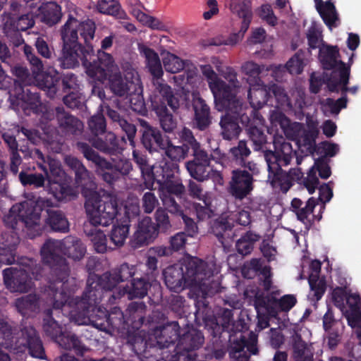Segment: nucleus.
Returning a JSON list of instances; mask_svg holds the SVG:
<instances>
[{"instance_id":"obj_1","label":"nucleus","mask_w":361,"mask_h":361,"mask_svg":"<svg viewBox=\"0 0 361 361\" xmlns=\"http://www.w3.org/2000/svg\"><path fill=\"white\" fill-rule=\"evenodd\" d=\"M274 150H265L264 159L268 167V178L273 187H279L286 193L292 187L295 180L301 177L300 169H290L288 172L282 169L290 164L295 152L292 145L282 135L273 137Z\"/></svg>"},{"instance_id":"obj_2","label":"nucleus","mask_w":361,"mask_h":361,"mask_svg":"<svg viewBox=\"0 0 361 361\" xmlns=\"http://www.w3.org/2000/svg\"><path fill=\"white\" fill-rule=\"evenodd\" d=\"M182 220L185 224L182 231V282L195 288H199L202 298L212 294L210 288V279L213 274L207 264L202 259L183 252L185 244L183 235L193 237L197 233L198 228L194 220L182 212Z\"/></svg>"},{"instance_id":"obj_3","label":"nucleus","mask_w":361,"mask_h":361,"mask_svg":"<svg viewBox=\"0 0 361 361\" xmlns=\"http://www.w3.org/2000/svg\"><path fill=\"white\" fill-rule=\"evenodd\" d=\"M182 108L194 111V124L200 130H204L212 124L210 107L197 91L200 78L196 66L182 59Z\"/></svg>"},{"instance_id":"obj_4","label":"nucleus","mask_w":361,"mask_h":361,"mask_svg":"<svg viewBox=\"0 0 361 361\" xmlns=\"http://www.w3.org/2000/svg\"><path fill=\"white\" fill-rule=\"evenodd\" d=\"M17 329L0 316V345L14 353L26 350L35 357L44 358V350L36 330L31 326H25L17 336Z\"/></svg>"},{"instance_id":"obj_5","label":"nucleus","mask_w":361,"mask_h":361,"mask_svg":"<svg viewBox=\"0 0 361 361\" xmlns=\"http://www.w3.org/2000/svg\"><path fill=\"white\" fill-rule=\"evenodd\" d=\"M87 74L93 80L101 82L108 78L111 90L117 96L123 97L133 92L129 83L123 80L119 68L114 63L112 56L102 50H98V61L90 65Z\"/></svg>"},{"instance_id":"obj_6","label":"nucleus","mask_w":361,"mask_h":361,"mask_svg":"<svg viewBox=\"0 0 361 361\" xmlns=\"http://www.w3.org/2000/svg\"><path fill=\"white\" fill-rule=\"evenodd\" d=\"M75 147L87 160L95 165L97 174L109 184H113L121 176L128 175L133 169V165L128 159H113L111 162L102 157L87 142H77Z\"/></svg>"},{"instance_id":"obj_7","label":"nucleus","mask_w":361,"mask_h":361,"mask_svg":"<svg viewBox=\"0 0 361 361\" xmlns=\"http://www.w3.org/2000/svg\"><path fill=\"white\" fill-rule=\"evenodd\" d=\"M85 208L89 222L94 226H109L118 214V200L114 195H100L92 190L85 191Z\"/></svg>"},{"instance_id":"obj_8","label":"nucleus","mask_w":361,"mask_h":361,"mask_svg":"<svg viewBox=\"0 0 361 361\" xmlns=\"http://www.w3.org/2000/svg\"><path fill=\"white\" fill-rule=\"evenodd\" d=\"M190 152L194 159L185 164L186 169L192 178L197 181H204L209 178L212 171L210 159L207 153L200 149L192 132L184 127L182 128V159Z\"/></svg>"},{"instance_id":"obj_9","label":"nucleus","mask_w":361,"mask_h":361,"mask_svg":"<svg viewBox=\"0 0 361 361\" xmlns=\"http://www.w3.org/2000/svg\"><path fill=\"white\" fill-rule=\"evenodd\" d=\"M47 264L50 267L49 285L43 290L42 298L50 297L48 302L52 304L54 308L59 309L69 299V293L63 287L70 277L71 269L64 258Z\"/></svg>"},{"instance_id":"obj_10","label":"nucleus","mask_w":361,"mask_h":361,"mask_svg":"<svg viewBox=\"0 0 361 361\" xmlns=\"http://www.w3.org/2000/svg\"><path fill=\"white\" fill-rule=\"evenodd\" d=\"M251 293L253 294V305L257 313L264 312L274 315L279 311H290L297 303V299L293 295H285L277 299L276 295L280 294L279 290L266 294L257 288L252 290Z\"/></svg>"},{"instance_id":"obj_11","label":"nucleus","mask_w":361,"mask_h":361,"mask_svg":"<svg viewBox=\"0 0 361 361\" xmlns=\"http://www.w3.org/2000/svg\"><path fill=\"white\" fill-rule=\"evenodd\" d=\"M215 87L217 92H219L221 91L220 90L222 89L224 94H228L226 96H224L223 93H218L217 97L221 100L216 104V106L229 108L238 121V124L240 123L247 128L250 125H255L254 118H252L253 110H250L247 107H243L242 102L232 91L230 93L226 92L224 89L226 87L224 83L219 82L216 84Z\"/></svg>"},{"instance_id":"obj_12","label":"nucleus","mask_w":361,"mask_h":361,"mask_svg":"<svg viewBox=\"0 0 361 361\" xmlns=\"http://www.w3.org/2000/svg\"><path fill=\"white\" fill-rule=\"evenodd\" d=\"M96 277L90 276L87 281V288L82 297L79 298L68 299V306L71 307L72 310H78V311L90 312V310L92 307H97V304L102 299V288L99 287L98 282L96 281Z\"/></svg>"},{"instance_id":"obj_13","label":"nucleus","mask_w":361,"mask_h":361,"mask_svg":"<svg viewBox=\"0 0 361 361\" xmlns=\"http://www.w3.org/2000/svg\"><path fill=\"white\" fill-rule=\"evenodd\" d=\"M70 317L71 321L78 325L91 324L100 331H109V322L105 308L101 307H92L90 310L89 313L86 311L82 312L78 310H71Z\"/></svg>"},{"instance_id":"obj_14","label":"nucleus","mask_w":361,"mask_h":361,"mask_svg":"<svg viewBox=\"0 0 361 361\" xmlns=\"http://www.w3.org/2000/svg\"><path fill=\"white\" fill-rule=\"evenodd\" d=\"M254 189V177L252 173L245 169H234L231 171L228 191L235 199L243 200Z\"/></svg>"},{"instance_id":"obj_15","label":"nucleus","mask_w":361,"mask_h":361,"mask_svg":"<svg viewBox=\"0 0 361 361\" xmlns=\"http://www.w3.org/2000/svg\"><path fill=\"white\" fill-rule=\"evenodd\" d=\"M353 57L354 54H352L348 60V65L344 62H340L341 67L338 75H337L336 71H332L327 78L326 85L331 92L338 93L341 92L343 96L347 95L348 92L353 94L357 93V86L348 87L350 75V66L353 63Z\"/></svg>"},{"instance_id":"obj_16","label":"nucleus","mask_w":361,"mask_h":361,"mask_svg":"<svg viewBox=\"0 0 361 361\" xmlns=\"http://www.w3.org/2000/svg\"><path fill=\"white\" fill-rule=\"evenodd\" d=\"M4 283L12 293H27L33 286L27 270L21 267H10L3 271Z\"/></svg>"},{"instance_id":"obj_17","label":"nucleus","mask_w":361,"mask_h":361,"mask_svg":"<svg viewBox=\"0 0 361 361\" xmlns=\"http://www.w3.org/2000/svg\"><path fill=\"white\" fill-rule=\"evenodd\" d=\"M179 324L176 321L155 326L149 336L150 347L168 348L178 338Z\"/></svg>"},{"instance_id":"obj_18","label":"nucleus","mask_w":361,"mask_h":361,"mask_svg":"<svg viewBox=\"0 0 361 361\" xmlns=\"http://www.w3.org/2000/svg\"><path fill=\"white\" fill-rule=\"evenodd\" d=\"M19 150L23 153L25 159L31 158L36 160L38 167L45 173L48 178V190L54 194L55 197L61 200L66 194L68 193L70 190L68 188L58 185L56 181L50 178L48 169L45 166V156L39 149H32L26 146H22Z\"/></svg>"},{"instance_id":"obj_19","label":"nucleus","mask_w":361,"mask_h":361,"mask_svg":"<svg viewBox=\"0 0 361 361\" xmlns=\"http://www.w3.org/2000/svg\"><path fill=\"white\" fill-rule=\"evenodd\" d=\"M20 224L25 227L27 235L33 238L42 231L41 216L27 202L20 203Z\"/></svg>"},{"instance_id":"obj_20","label":"nucleus","mask_w":361,"mask_h":361,"mask_svg":"<svg viewBox=\"0 0 361 361\" xmlns=\"http://www.w3.org/2000/svg\"><path fill=\"white\" fill-rule=\"evenodd\" d=\"M92 143V148L94 147L102 153L109 155H116L122 153L124 149L123 144H126V140L124 137L118 140L116 135L112 132L106 133L104 138L94 137L90 140Z\"/></svg>"},{"instance_id":"obj_21","label":"nucleus","mask_w":361,"mask_h":361,"mask_svg":"<svg viewBox=\"0 0 361 361\" xmlns=\"http://www.w3.org/2000/svg\"><path fill=\"white\" fill-rule=\"evenodd\" d=\"M59 128L65 135H80L84 130L83 123L77 117L66 111L63 107L55 109Z\"/></svg>"},{"instance_id":"obj_22","label":"nucleus","mask_w":361,"mask_h":361,"mask_svg":"<svg viewBox=\"0 0 361 361\" xmlns=\"http://www.w3.org/2000/svg\"><path fill=\"white\" fill-rule=\"evenodd\" d=\"M157 227L152 224L151 218L144 217L139 223L137 231L130 241L133 248H138L149 244L157 235Z\"/></svg>"},{"instance_id":"obj_23","label":"nucleus","mask_w":361,"mask_h":361,"mask_svg":"<svg viewBox=\"0 0 361 361\" xmlns=\"http://www.w3.org/2000/svg\"><path fill=\"white\" fill-rule=\"evenodd\" d=\"M42 297L43 292L40 296L36 294H28L18 298L15 300V307L18 312L23 316H30L32 313L38 312L43 304L53 307L52 304L48 302L50 297L44 298Z\"/></svg>"},{"instance_id":"obj_24","label":"nucleus","mask_w":361,"mask_h":361,"mask_svg":"<svg viewBox=\"0 0 361 361\" xmlns=\"http://www.w3.org/2000/svg\"><path fill=\"white\" fill-rule=\"evenodd\" d=\"M339 57V49L337 46L322 44L319 47V59L324 70L336 71L338 75L341 67L340 62H343L338 60Z\"/></svg>"},{"instance_id":"obj_25","label":"nucleus","mask_w":361,"mask_h":361,"mask_svg":"<svg viewBox=\"0 0 361 361\" xmlns=\"http://www.w3.org/2000/svg\"><path fill=\"white\" fill-rule=\"evenodd\" d=\"M219 111H225V114L221 116L219 125L221 129V135L224 140H231L238 137L241 128L236 120L232 111L229 108H220L216 106Z\"/></svg>"},{"instance_id":"obj_26","label":"nucleus","mask_w":361,"mask_h":361,"mask_svg":"<svg viewBox=\"0 0 361 361\" xmlns=\"http://www.w3.org/2000/svg\"><path fill=\"white\" fill-rule=\"evenodd\" d=\"M85 56L81 44H63L62 55L59 58L63 68H72L79 65V61Z\"/></svg>"},{"instance_id":"obj_27","label":"nucleus","mask_w":361,"mask_h":361,"mask_svg":"<svg viewBox=\"0 0 361 361\" xmlns=\"http://www.w3.org/2000/svg\"><path fill=\"white\" fill-rule=\"evenodd\" d=\"M230 9L242 19L239 34L243 35L248 30L252 19V4L247 0H231Z\"/></svg>"},{"instance_id":"obj_28","label":"nucleus","mask_w":361,"mask_h":361,"mask_svg":"<svg viewBox=\"0 0 361 361\" xmlns=\"http://www.w3.org/2000/svg\"><path fill=\"white\" fill-rule=\"evenodd\" d=\"M150 287L151 283L145 278L134 279L130 286L123 287L122 289H120L117 295L113 293L109 296V300H111V298L115 300L126 294L128 295L129 299L144 298L147 294Z\"/></svg>"},{"instance_id":"obj_29","label":"nucleus","mask_w":361,"mask_h":361,"mask_svg":"<svg viewBox=\"0 0 361 361\" xmlns=\"http://www.w3.org/2000/svg\"><path fill=\"white\" fill-rule=\"evenodd\" d=\"M138 50L145 58V68L152 77L163 76L164 71L158 54L143 44H138Z\"/></svg>"},{"instance_id":"obj_30","label":"nucleus","mask_w":361,"mask_h":361,"mask_svg":"<svg viewBox=\"0 0 361 361\" xmlns=\"http://www.w3.org/2000/svg\"><path fill=\"white\" fill-rule=\"evenodd\" d=\"M234 225L226 217H219L215 219L212 226L211 231L217 238L219 243L224 248H226L230 243V232Z\"/></svg>"},{"instance_id":"obj_31","label":"nucleus","mask_w":361,"mask_h":361,"mask_svg":"<svg viewBox=\"0 0 361 361\" xmlns=\"http://www.w3.org/2000/svg\"><path fill=\"white\" fill-rule=\"evenodd\" d=\"M172 179H167L166 191L162 201L169 212L177 214L179 212V204L176 199L178 201L180 200V184L174 182Z\"/></svg>"},{"instance_id":"obj_32","label":"nucleus","mask_w":361,"mask_h":361,"mask_svg":"<svg viewBox=\"0 0 361 361\" xmlns=\"http://www.w3.org/2000/svg\"><path fill=\"white\" fill-rule=\"evenodd\" d=\"M316 8L330 30L339 25L338 15L334 3L330 1L324 2L322 0H316Z\"/></svg>"},{"instance_id":"obj_33","label":"nucleus","mask_w":361,"mask_h":361,"mask_svg":"<svg viewBox=\"0 0 361 361\" xmlns=\"http://www.w3.org/2000/svg\"><path fill=\"white\" fill-rule=\"evenodd\" d=\"M63 240H47L40 250L42 261L47 264L63 259L61 255L63 254Z\"/></svg>"},{"instance_id":"obj_34","label":"nucleus","mask_w":361,"mask_h":361,"mask_svg":"<svg viewBox=\"0 0 361 361\" xmlns=\"http://www.w3.org/2000/svg\"><path fill=\"white\" fill-rule=\"evenodd\" d=\"M162 77L157 76L152 78L154 90L151 99L154 109L157 106L165 105V100L172 94L170 86L164 82Z\"/></svg>"},{"instance_id":"obj_35","label":"nucleus","mask_w":361,"mask_h":361,"mask_svg":"<svg viewBox=\"0 0 361 361\" xmlns=\"http://www.w3.org/2000/svg\"><path fill=\"white\" fill-rule=\"evenodd\" d=\"M17 99L18 105L26 114H29L30 111L37 113L42 105L39 94L27 88L22 89V93L18 94Z\"/></svg>"},{"instance_id":"obj_36","label":"nucleus","mask_w":361,"mask_h":361,"mask_svg":"<svg viewBox=\"0 0 361 361\" xmlns=\"http://www.w3.org/2000/svg\"><path fill=\"white\" fill-rule=\"evenodd\" d=\"M165 152V154L173 162L171 164L172 173L168 172L169 166L166 171V176L167 179L176 178L179 176V160L180 159V147L173 144L170 140H166L164 143V147L161 148Z\"/></svg>"},{"instance_id":"obj_37","label":"nucleus","mask_w":361,"mask_h":361,"mask_svg":"<svg viewBox=\"0 0 361 361\" xmlns=\"http://www.w3.org/2000/svg\"><path fill=\"white\" fill-rule=\"evenodd\" d=\"M80 21L70 14L65 24L60 29L63 44H80L78 42V27Z\"/></svg>"},{"instance_id":"obj_38","label":"nucleus","mask_w":361,"mask_h":361,"mask_svg":"<svg viewBox=\"0 0 361 361\" xmlns=\"http://www.w3.org/2000/svg\"><path fill=\"white\" fill-rule=\"evenodd\" d=\"M233 311L224 308L221 315L211 322V334L213 337H221L224 331H229L231 324L233 322Z\"/></svg>"},{"instance_id":"obj_39","label":"nucleus","mask_w":361,"mask_h":361,"mask_svg":"<svg viewBox=\"0 0 361 361\" xmlns=\"http://www.w3.org/2000/svg\"><path fill=\"white\" fill-rule=\"evenodd\" d=\"M63 255L74 260H80L85 254V247L82 241L74 236H67L63 240Z\"/></svg>"},{"instance_id":"obj_40","label":"nucleus","mask_w":361,"mask_h":361,"mask_svg":"<svg viewBox=\"0 0 361 361\" xmlns=\"http://www.w3.org/2000/svg\"><path fill=\"white\" fill-rule=\"evenodd\" d=\"M251 154V151L245 140H240L236 146L231 147L228 153V158L236 164L248 167L251 169V162L247 161V159Z\"/></svg>"},{"instance_id":"obj_41","label":"nucleus","mask_w":361,"mask_h":361,"mask_svg":"<svg viewBox=\"0 0 361 361\" xmlns=\"http://www.w3.org/2000/svg\"><path fill=\"white\" fill-rule=\"evenodd\" d=\"M345 301L350 309L349 311H346L345 317L348 324L354 327L361 319V300L360 295L355 293H350L347 295Z\"/></svg>"},{"instance_id":"obj_42","label":"nucleus","mask_w":361,"mask_h":361,"mask_svg":"<svg viewBox=\"0 0 361 361\" xmlns=\"http://www.w3.org/2000/svg\"><path fill=\"white\" fill-rule=\"evenodd\" d=\"M242 71L247 76L249 86H262L263 81L260 74L264 71V65H259L252 61L245 62L241 66Z\"/></svg>"},{"instance_id":"obj_43","label":"nucleus","mask_w":361,"mask_h":361,"mask_svg":"<svg viewBox=\"0 0 361 361\" xmlns=\"http://www.w3.org/2000/svg\"><path fill=\"white\" fill-rule=\"evenodd\" d=\"M268 95L264 84L262 86L249 87L247 99L253 109H262L268 102Z\"/></svg>"},{"instance_id":"obj_44","label":"nucleus","mask_w":361,"mask_h":361,"mask_svg":"<svg viewBox=\"0 0 361 361\" xmlns=\"http://www.w3.org/2000/svg\"><path fill=\"white\" fill-rule=\"evenodd\" d=\"M260 238L259 234L252 231H247L236 241L235 247L238 252L243 256L250 255L254 249L255 243Z\"/></svg>"},{"instance_id":"obj_45","label":"nucleus","mask_w":361,"mask_h":361,"mask_svg":"<svg viewBox=\"0 0 361 361\" xmlns=\"http://www.w3.org/2000/svg\"><path fill=\"white\" fill-rule=\"evenodd\" d=\"M247 131L249 137L253 142L255 150H262L264 153L265 150H269L266 146L267 144V135L262 124L260 126L250 125L247 128Z\"/></svg>"},{"instance_id":"obj_46","label":"nucleus","mask_w":361,"mask_h":361,"mask_svg":"<svg viewBox=\"0 0 361 361\" xmlns=\"http://www.w3.org/2000/svg\"><path fill=\"white\" fill-rule=\"evenodd\" d=\"M202 72L203 75L209 80V87L214 95L215 104L221 100L219 99V98L217 97L218 93H223L224 96H226L227 94L226 93L224 94V92L222 91V89L220 90L221 91L219 92H217L215 89V85L216 84H219V82L224 83V85H226V86L224 88L225 90H226V92H228V93H230L232 91L231 87L228 85H227V83L225 81L218 78L216 73L214 72V71L213 70L212 67L210 65L203 66L202 67Z\"/></svg>"},{"instance_id":"obj_47","label":"nucleus","mask_w":361,"mask_h":361,"mask_svg":"<svg viewBox=\"0 0 361 361\" xmlns=\"http://www.w3.org/2000/svg\"><path fill=\"white\" fill-rule=\"evenodd\" d=\"M20 183L23 185H33L36 188H45L47 191L51 194L54 197V194L48 190V178L44 172L42 173H28L26 172L21 171L18 176Z\"/></svg>"},{"instance_id":"obj_48","label":"nucleus","mask_w":361,"mask_h":361,"mask_svg":"<svg viewBox=\"0 0 361 361\" xmlns=\"http://www.w3.org/2000/svg\"><path fill=\"white\" fill-rule=\"evenodd\" d=\"M165 142L161 132L156 128L142 132V143L149 151L156 150L157 147H164Z\"/></svg>"},{"instance_id":"obj_49","label":"nucleus","mask_w":361,"mask_h":361,"mask_svg":"<svg viewBox=\"0 0 361 361\" xmlns=\"http://www.w3.org/2000/svg\"><path fill=\"white\" fill-rule=\"evenodd\" d=\"M4 222L6 226L11 229V233L7 235H13L16 233L18 235V231L23 229V225L20 224V203L13 205L8 213L4 217Z\"/></svg>"},{"instance_id":"obj_50","label":"nucleus","mask_w":361,"mask_h":361,"mask_svg":"<svg viewBox=\"0 0 361 361\" xmlns=\"http://www.w3.org/2000/svg\"><path fill=\"white\" fill-rule=\"evenodd\" d=\"M47 212V222L53 230L61 232L68 231L69 224L61 211L49 209Z\"/></svg>"},{"instance_id":"obj_51","label":"nucleus","mask_w":361,"mask_h":361,"mask_svg":"<svg viewBox=\"0 0 361 361\" xmlns=\"http://www.w3.org/2000/svg\"><path fill=\"white\" fill-rule=\"evenodd\" d=\"M61 17V6L55 2L48 3L42 8V20L49 26L58 23Z\"/></svg>"},{"instance_id":"obj_52","label":"nucleus","mask_w":361,"mask_h":361,"mask_svg":"<svg viewBox=\"0 0 361 361\" xmlns=\"http://www.w3.org/2000/svg\"><path fill=\"white\" fill-rule=\"evenodd\" d=\"M59 346L66 350H74L78 353H82L84 346L79 338L73 334L63 333L54 340Z\"/></svg>"},{"instance_id":"obj_53","label":"nucleus","mask_w":361,"mask_h":361,"mask_svg":"<svg viewBox=\"0 0 361 361\" xmlns=\"http://www.w3.org/2000/svg\"><path fill=\"white\" fill-rule=\"evenodd\" d=\"M130 224L126 220L121 224L114 226L110 233V240L117 247L124 245L129 234Z\"/></svg>"},{"instance_id":"obj_54","label":"nucleus","mask_w":361,"mask_h":361,"mask_svg":"<svg viewBox=\"0 0 361 361\" xmlns=\"http://www.w3.org/2000/svg\"><path fill=\"white\" fill-rule=\"evenodd\" d=\"M291 342L295 360L313 356V354L307 348L306 342L302 340L301 335L298 332L295 331L292 335Z\"/></svg>"},{"instance_id":"obj_55","label":"nucleus","mask_w":361,"mask_h":361,"mask_svg":"<svg viewBox=\"0 0 361 361\" xmlns=\"http://www.w3.org/2000/svg\"><path fill=\"white\" fill-rule=\"evenodd\" d=\"M159 118V123L165 132H171L177 126L173 116L168 112L166 105L157 106L154 109Z\"/></svg>"},{"instance_id":"obj_56","label":"nucleus","mask_w":361,"mask_h":361,"mask_svg":"<svg viewBox=\"0 0 361 361\" xmlns=\"http://www.w3.org/2000/svg\"><path fill=\"white\" fill-rule=\"evenodd\" d=\"M165 283L167 287L176 293L180 289V272L178 268L175 266L167 267L164 272Z\"/></svg>"},{"instance_id":"obj_57","label":"nucleus","mask_w":361,"mask_h":361,"mask_svg":"<svg viewBox=\"0 0 361 361\" xmlns=\"http://www.w3.org/2000/svg\"><path fill=\"white\" fill-rule=\"evenodd\" d=\"M47 317L44 319L43 330L47 336L55 340L62 332L61 326L51 318V310H46Z\"/></svg>"},{"instance_id":"obj_58","label":"nucleus","mask_w":361,"mask_h":361,"mask_svg":"<svg viewBox=\"0 0 361 361\" xmlns=\"http://www.w3.org/2000/svg\"><path fill=\"white\" fill-rule=\"evenodd\" d=\"M96 281L102 289L111 290L121 283L114 269L104 273L102 276L94 275Z\"/></svg>"},{"instance_id":"obj_59","label":"nucleus","mask_w":361,"mask_h":361,"mask_svg":"<svg viewBox=\"0 0 361 361\" xmlns=\"http://www.w3.org/2000/svg\"><path fill=\"white\" fill-rule=\"evenodd\" d=\"M317 204V200L314 197H310L306 202L304 207L302 206L295 212L298 219L305 224L307 228H309L312 226L311 221L308 219V216L313 212Z\"/></svg>"},{"instance_id":"obj_60","label":"nucleus","mask_w":361,"mask_h":361,"mask_svg":"<svg viewBox=\"0 0 361 361\" xmlns=\"http://www.w3.org/2000/svg\"><path fill=\"white\" fill-rule=\"evenodd\" d=\"M123 68L125 79L129 83L132 92L140 91L142 89V82L138 72L130 64H126Z\"/></svg>"},{"instance_id":"obj_61","label":"nucleus","mask_w":361,"mask_h":361,"mask_svg":"<svg viewBox=\"0 0 361 361\" xmlns=\"http://www.w3.org/2000/svg\"><path fill=\"white\" fill-rule=\"evenodd\" d=\"M96 30V25L94 21L91 20H87L82 22H80V26L78 27V31L82 38H83L85 43L92 51V47H90V42L93 39Z\"/></svg>"},{"instance_id":"obj_62","label":"nucleus","mask_w":361,"mask_h":361,"mask_svg":"<svg viewBox=\"0 0 361 361\" xmlns=\"http://www.w3.org/2000/svg\"><path fill=\"white\" fill-rule=\"evenodd\" d=\"M301 175L302 177L299 180H295V182L300 185H303L310 194H313L319 184V180L316 175V171L314 169V167H312L310 169L307 177H304V174L302 171Z\"/></svg>"},{"instance_id":"obj_63","label":"nucleus","mask_w":361,"mask_h":361,"mask_svg":"<svg viewBox=\"0 0 361 361\" xmlns=\"http://www.w3.org/2000/svg\"><path fill=\"white\" fill-rule=\"evenodd\" d=\"M88 128L95 136L105 133L106 124L104 116L101 114L92 116L88 121Z\"/></svg>"},{"instance_id":"obj_64","label":"nucleus","mask_w":361,"mask_h":361,"mask_svg":"<svg viewBox=\"0 0 361 361\" xmlns=\"http://www.w3.org/2000/svg\"><path fill=\"white\" fill-rule=\"evenodd\" d=\"M74 173L75 181L79 185H81L84 188H93L94 186V183L93 182V176L84 164L82 165Z\"/></svg>"}]
</instances>
